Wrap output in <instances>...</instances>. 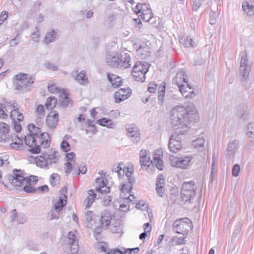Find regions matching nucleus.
Instances as JSON below:
<instances>
[{"mask_svg":"<svg viewBox=\"0 0 254 254\" xmlns=\"http://www.w3.org/2000/svg\"><path fill=\"white\" fill-rule=\"evenodd\" d=\"M171 123L175 130L186 131L191 122L198 119L197 111L194 105H177L170 111Z\"/></svg>","mask_w":254,"mask_h":254,"instance_id":"1","label":"nucleus"},{"mask_svg":"<svg viewBox=\"0 0 254 254\" xmlns=\"http://www.w3.org/2000/svg\"><path fill=\"white\" fill-rule=\"evenodd\" d=\"M28 129L29 133L25 136V144L30 147L29 151L33 153H38L42 149L50 146V141L48 139L49 135L48 133L41 132L40 128L34 124L28 125Z\"/></svg>","mask_w":254,"mask_h":254,"instance_id":"2","label":"nucleus"},{"mask_svg":"<svg viewBox=\"0 0 254 254\" xmlns=\"http://www.w3.org/2000/svg\"><path fill=\"white\" fill-rule=\"evenodd\" d=\"M197 187L194 181L184 182L182 187L181 197L184 201V207L187 209H190L197 206L200 200L201 194L197 198V201H194L195 196V190Z\"/></svg>","mask_w":254,"mask_h":254,"instance_id":"3","label":"nucleus"},{"mask_svg":"<svg viewBox=\"0 0 254 254\" xmlns=\"http://www.w3.org/2000/svg\"><path fill=\"white\" fill-rule=\"evenodd\" d=\"M13 175H8L9 182L14 186H21L25 182L27 184H35L38 181V177L31 175L29 177L24 176V173L21 170L14 169Z\"/></svg>","mask_w":254,"mask_h":254,"instance_id":"4","label":"nucleus"},{"mask_svg":"<svg viewBox=\"0 0 254 254\" xmlns=\"http://www.w3.org/2000/svg\"><path fill=\"white\" fill-rule=\"evenodd\" d=\"M173 83L176 84L182 95L186 98L191 99L196 95L194 91H190L189 94H186L184 91L185 85L189 86L188 77L184 70H180L177 73L176 76L173 79Z\"/></svg>","mask_w":254,"mask_h":254,"instance_id":"5","label":"nucleus"},{"mask_svg":"<svg viewBox=\"0 0 254 254\" xmlns=\"http://www.w3.org/2000/svg\"><path fill=\"white\" fill-rule=\"evenodd\" d=\"M64 252L67 254H77L79 250L77 238L72 232H69L63 245Z\"/></svg>","mask_w":254,"mask_h":254,"instance_id":"6","label":"nucleus"},{"mask_svg":"<svg viewBox=\"0 0 254 254\" xmlns=\"http://www.w3.org/2000/svg\"><path fill=\"white\" fill-rule=\"evenodd\" d=\"M192 158L191 156H185L180 157L170 155L169 158L171 165L181 169H187L191 165Z\"/></svg>","mask_w":254,"mask_h":254,"instance_id":"7","label":"nucleus"},{"mask_svg":"<svg viewBox=\"0 0 254 254\" xmlns=\"http://www.w3.org/2000/svg\"><path fill=\"white\" fill-rule=\"evenodd\" d=\"M192 227L190 220L187 218H183L176 220L173 224V229L178 234L185 235L187 234Z\"/></svg>","mask_w":254,"mask_h":254,"instance_id":"8","label":"nucleus"},{"mask_svg":"<svg viewBox=\"0 0 254 254\" xmlns=\"http://www.w3.org/2000/svg\"><path fill=\"white\" fill-rule=\"evenodd\" d=\"M14 86L17 90L27 89L34 82V78L27 74L20 73L15 76Z\"/></svg>","mask_w":254,"mask_h":254,"instance_id":"9","label":"nucleus"},{"mask_svg":"<svg viewBox=\"0 0 254 254\" xmlns=\"http://www.w3.org/2000/svg\"><path fill=\"white\" fill-rule=\"evenodd\" d=\"M148 64L145 62H136L132 69V75L135 80L143 82L145 79V74L148 71Z\"/></svg>","mask_w":254,"mask_h":254,"instance_id":"10","label":"nucleus"},{"mask_svg":"<svg viewBox=\"0 0 254 254\" xmlns=\"http://www.w3.org/2000/svg\"><path fill=\"white\" fill-rule=\"evenodd\" d=\"M185 130H180L173 133L169 142V148L170 151L173 153H177L182 149V145L180 138L177 136L179 134H183Z\"/></svg>","mask_w":254,"mask_h":254,"instance_id":"11","label":"nucleus"},{"mask_svg":"<svg viewBox=\"0 0 254 254\" xmlns=\"http://www.w3.org/2000/svg\"><path fill=\"white\" fill-rule=\"evenodd\" d=\"M165 82H162L159 86L158 84L154 82L150 83L148 85L147 90L150 93H154L157 88H158V102L160 104H162L164 100V96L165 92Z\"/></svg>","mask_w":254,"mask_h":254,"instance_id":"12","label":"nucleus"},{"mask_svg":"<svg viewBox=\"0 0 254 254\" xmlns=\"http://www.w3.org/2000/svg\"><path fill=\"white\" fill-rule=\"evenodd\" d=\"M139 162L141 168L150 172V166L153 162L150 160L149 152L147 150H141L139 153Z\"/></svg>","mask_w":254,"mask_h":254,"instance_id":"13","label":"nucleus"},{"mask_svg":"<svg viewBox=\"0 0 254 254\" xmlns=\"http://www.w3.org/2000/svg\"><path fill=\"white\" fill-rule=\"evenodd\" d=\"M250 71V66L248 64L247 55L245 53L241 57L240 66V75L242 80L246 79L248 76Z\"/></svg>","mask_w":254,"mask_h":254,"instance_id":"14","label":"nucleus"},{"mask_svg":"<svg viewBox=\"0 0 254 254\" xmlns=\"http://www.w3.org/2000/svg\"><path fill=\"white\" fill-rule=\"evenodd\" d=\"M127 136L133 142H138L140 140L138 128L134 125H127L126 127Z\"/></svg>","mask_w":254,"mask_h":254,"instance_id":"15","label":"nucleus"},{"mask_svg":"<svg viewBox=\"0 0 254 254\" xmlns=\"http://www.w3.org/2000/svg\"><path fill=\"white\" fill-rule=\"evenodd\" d=\"M59 122V114L56 111L50 112L46 118V125L51 129H55Z\"/></svg>","mask_w":254,"mask_h":254,"instance_id":"16","label":"nucleus"},{"mask_svg":"<svg viewBox=\"0 0 254 254\" xmlns=\"http://www.w3.org/2000/svg\"><path fill=\"white\" fill-rule=\"evenodd\" d=\"M131 94V90L129 88H121L114 94V98L116 103H120L127 98Z\"/></svg>","mask_w":254,"mask_h":254,"instance_id":"17","label":"nucleus"},{"mask_svg":"<svg viewBox=\"0 0 254 254\" xmlns=\"http://www.w3.org/2000/svg\"><path fill=\"white\" fill-rule=\"evenodd\" d=\"M77 71H73L72 72V76L74 77L76 82L83 86H86L88 85L89 81L86 72L83 70L78 73H77Z\"/></svg>","mask_w":254,"mask_h":254,"instance_id":"18","label":"nucleus"},{"mask_svg":"<svg viewBox=\"0 0 254 254\" xmlns=\"http://www.w3.org/2000/svg\"><path fill=\"white\" fill-rule=\"evenodd\" d=\"M44 153L49 168L52 164L57 163L59 161V153L57 151L53 149H50L46 151H44Z\"/></svg>","mask_w":254,"mask_h":254,"instance_id":"19","label":"nucleus"},{"mask_svg":"<svg viewBox=\"0 0 254 254\" xmlns=\"http://www.w3.org/2000/svg\"><path fill=\"white\" fill-rule=\"evenodd\" d=\"M107 180L104 178H98L96 179V183L98 186L96 187L95 191L101 194H106L110 192V188L106 187L104 190L102 189L106 186Z\"/></svg>","mask_w":254,"mask_h":254,"instance_id":"20","label":"nucleus"},{"mask_svg":"<svg viewBox=\"0 0 254 254\" xmlns=\"http://www.w3.org/2000/svg\"><path fill=\"white\" fill-rule=\"evenodd\" d=\"M120 69H125L130 67L131 57L128 53L120 55Z\"/></svg>","mask_w":254,"mask_h":254,"instance_id":"21","label":"nucleus"},{"mask_svg":"<svg viewBox=\"0 0 254 254\" xmlns=\"http://www.w3.org/2000/svg\"><path fill=\"white\" fill-rule=\"evenodd\" d=\"M120 55H108L106 58L107 64L112 68H120Z\"/></svg>","mask_w":254,"mask_h":254,"instance_id":"22","label":"nucleus"},{"mask_svg":"<svg viewBox=\"0 0 254 254\" xmlns=\"http://www.w3.org/2000/svg\"><path fill=\"white\" fill-rule=\"evenodd\" d=\"M156 190L157 194L162 197L165 191L164 180L162 175H159L157 178L156 184Z\"/></svg>","mask_w":254,"mask_h":254,"instance_id":"23","label":"nucleus"},{"mask_svg":"<svg viewBox=\"0 0 254 254\" xmlns=\"http://www.w3.org/2000/svg\"><path fill=\"white\" fill-rule=\"evenodd\" d=\"M134 12L138 16L143 15V14H147V13L152 12L151 8L149 5L145 3H138L134 10Z\"/></svg>","mask_w":254,"mask_h":254,"instance_id":"24","label":"nucleus"},{"mask_svg":"<svg viewBox=\"0 0 254 254\" xmlns=\"http://www.w3.org/2000/svg\"><path fill=\"white\" fill-rule=\"evenodd\" d=\"M243 10L249 16L254 15V5L252 1H245L242 4Z\"/></svg>","mask_w":254,"mask_h":254,"instance_id":"25","label":"nucleus"},{"mask_svg":"<svg viewBox=\"0 0 254 254\" xmlns=\"http://www.w3.org/2000/svg\"><path fill=\"white\" fill-rule=\"evenodd\" d=\"M66 157L67 162L64 164L65 173L68 174L70 173V169L71 167V164L75 162V155L73 152H70L66 154Z\"/></svg>","mask_w":254,"mask_h":254,"instance_id":"26","label":"nucleus"},{"mask_svg":"<svg viewBox=\"0 0 254 254\" xmlns=\"http://www.w3.org/2000/svg\"><path fill=\"white\" fill-rule=\"evenodd\" d=\"M107 78L114 88H118L122 84V79L117 75L107 73Z\"/></svg>","mask_w":254,"mask_h":254,"instance_id":"27","label":"nucleus"},{"mask_svg":"<svg viewBox=\"0 0 254 254\" xmlns=\"http://www.w3.org/2000/svg\"><path fill=\"white\" fill-rule=\"evenodd\" d=\"M67 197L65 194L60 196L58 201L54 204L53 208L55 210L62 212L63 208L66 205Z\"/></svg>","mask_w":254,"mask_h":254,"instance_id":"28","label":"nucleus"},{"mask_svg":"<svg viewBox=\"0 0 254 254\" xmlns=\"http://www.w3.org/2000/svg\"><path fill=\"white\" fill-rule=\"evenodd\" d=\"M88 196L84 200L85 206L87 208L91 206L97 195L93 190H89L88 191Z\"/></svg>","mask_w":254,"mask_h":254,"instance_id":"29","label":"nucleus"},{"mask_svg":"<svg viewBox=\"0 0 254 254\" xmlns=\"http://www.w3.org/2000/svg\"><path fill=\"white\" fill-rule=\"evenodd\" d=\"M35 162L37 166L41 168L45 167L49 168L44 151L42 152L41 155L37 156L35 158Z\"/></svg>","mask_w":254,"mask_h":254,"instance_id":"30","label":"nucleus"},{"mask_svg":"<svg viewBox=\"0 0 254 254\" xmlns=\"http://www.w3.org/2000/svg\"><path fill=\"white\" fill-rule=\"evenodd\" d=\"M180 43L184 45L185 47H193L195 42L193 39L187 35H183L180 38Z\"/></svg>","mask_w":254,"mask_h":254,"instance_id":"31","label":"nucleus"},{"mask_svg":"<svg viewBox=\"0 0 254 254\" xmlns=\"http://www.w3.org/2000/svg\"><path fill=\"white\" fill-rule=\"evenodd\" d=\"M238 144V141L236 140H234L230 142L228 144L227 149L226 156L228 157H230L231 155L234 154L236 151Z\"/></svg>","mask_w":254,"mask_h":254,"instance_id":"32","label":"nucleus"},{"mask_svg":"<svg viewBox=\"0 0 254 254\" xmlns=\"http://www.w3.org/2000/svg\"><path fill=\"white\" fill-rule=\"evenodd\" d=\"M59 104L63 107H67L68 104L70 103V100L67 96V94L65 91L62 89V92L59 95Z\"/></svg>","mask_w":254,"mask_h":254,"instance_id":"33","label":"nucleus"},{"mask_svg":"<svg viewBox=\"0 0 254 254\" xmlns=\"http://www.w3.org/2000/svg\"><path fill=\"white\" fill-rule=\"evenodd\" d=\"M57 36V32L55 30H52L46 33L44 39V42L45 44H50L55 41Z\"/></svg>","mask_w":254,"mask_h":254,"instance_id":"34","label":"nucleus"},{"mask_svg":"<svg viewBox=\"0 0 254 254\" xmlns=\"http://www.w3.org/2000/svg\"><path fill=\"white\" fill-rule=\"evenodd\" d=\"M10 118L12 121H22L23 119V116L21 113L19 112V109L15 108L10 112Z\"/></svg>","mask_w":254,"mask_h":254,"instance_id":"35","label":"nucleus"},{"mask_svg":"<svg viewBox=\"0 0 254 254\" xmlns=\"http://www.w3.org/2000/svg\"><path fill=\"white\" fill-rule=\"evenodd\" d=\"M161 156L159 154H155L153 158V163L151 164L152 166L153 164H155L156 168L160 170H162L164 168L163 162L161 160Z\"/></svg>","mask_w":254,"mask_h":254,"instance_id":"36","label":"nucleus"},{"mask_svg":"<svg viewBox=\"0 0 254 254\" xmlns=\"http://www.w3.org/2000/svg\"><path fill=\"white\" fill-rule=\"evenodd\" d=\"M111 216L109 214L102 215L100 219V222L102 227L103 228H107L111 223Z\"/></svg>","mask_w":254,"mask_h":254,"instance_id":"37","label":"nucleus"},{"mask_svg":"<svg viewBox=\"0 0 254 254\" xmlns=\"http://www.w3.org/2000/svg\"><path fill=\"white\" fill-rule=\"evenodd\" d=\"M126 176L128 179V183L130 184L129 185V190L130 189H132V185L135 183V179L132 176L133 174V170L130 169L128 168H126Z\"/></svg>","mask_w":254,"mask_h":254,"instance_id":"38","label":"nucleus"},{"mask_svg":"<svg viewBox=\"0 0 254 254\" xmlns=\"http://www.w3.org/2000/svg\"><path fill=\"white\" fill-rule=\"evenodd\" d=\"M97 123L101 126H105L109 128H112L114 126L112 120L106 118L98 120Z\"/></svg>","mask_w":254,"mask_h":254,"instance_id":"39","label":"nucleus"},{"mask_svg":"<svg viewBox=\"0 0 254 254\" xmlns=\"http://www.w3.org/2000/svg\"><path fill=\"white\" fill-rule=\"evenodd\" d=\"M57 103V99L54 97H50L47 99L45 106L47 109H52L56 106Z\"/></svg>","mask_w":254,"mask_h":254,"instance_id":"40","label":"nucleus"},{"mask_svg":"<svg viewBox=\"0 0 254 254\" xmlns=\"http://www.w3.org/2000/svg\"><path fill=\"white\" fill-rule=\"evenodd\" d=\"M1 104L3 105L5 109H7L8 111L11 108L18 109V107L15 101H7L6 100L4 99L3 103Z\"/></svg>","mask_w":254,"mask_h":254,"instance_id":"41","label":"nucleus"},{"mask_svg":"<svg viewBox=\"0 0 254 254\" xmlns=\"http://www.w3.org/2000/svg\"><path fill=\"white\" fill-rule=\"evenodd\" d=\"M247 109L246 107H240L237 112V115L240 118L245 119L247 116Z\"/></svg>","mask_w":254,"mask_h":254,"instance_id":"42","label":"nucleus"},{"mask_svg":"<svg viewBox=\"0 0 254 254\" xmlns=\"http://www.w3.org/2000/svg\"><path fill=\"white\" fill-rule=\"evenodd\" d=\"M49 215H50L51 220L58 219L62 215V212L55 210L54 208H53L49 212Z\"/></svg>","mask_w":254,"mask_h":254,"instance_id":"43","label":"nucleus"},{"mask_svg":"<svg viewBox=\"0 0 254 254\" xmlns=\"http://www.w3.org/2000/svg\"><path fill=\"white\" fill-rule=\"evenodd\" d=\"M204 142L205 140L203 138H197L192 142V145L194 148H198L203 146Z\"/></svg>","mask_w":254,"mask_h":254,"instance_id":"44","label":"nucleus"},{"mask_svg":"<svg viewBox=\"0 0 254 254\" xmlns=\"http://www.w3.org/2000/svg\"><path fill=\"white\" fill-rule=\"evenodd\" d=\"M129 185L130 184L128 182L127 184H124L122 185L121 193V197H124V196L126 195V192H127V193H130L131 189L129 190Z\"/></svg>","mask_w":254,"mask_h":254,"instance_id":"45","label":"nucleus"},{"mask_svg":"<svg viewBox=\"0 0 254 254\" xmlns=\"http://www.w3.org/2000/svg\"><path fill=\"white\" fill-rule=\"evenodd\" d=\"M247 135L250 138H254V124H249L247 127Z\"/></svg>","mask_w":254,"mask_h":254,"instance_id":"46","label":"nucleus"},{"mask_svg":"<svg viewBox=\"0 0 254 254\" xmlns=\"http://www.w3.org/2000/svg\"><path fill=\"white\" fill-rule=\"evenodd\" d=\"M35 113L37 116H39L41 118L45 116V110L44 106L42 105H39L37 106Z\"/></svg>","mask_w":254,"mask_h":254,"instance_id":"47","label":"nucleus"},{"mask_svg":"<svg viewBox=\"0 0 254 254\" xmlns=\"http://www.w3.org/2000/svg\"><path fill=\"white\" fill-rule=\"evenodd\" d=\"M8 112L7 109L4 108L3 105L0 104V118L5 119L8 117L7 113Z\"/></svg>","mask_w":254,"mask_h":254,"instance_id":"48","label":"nucleus"},{"mask_svg":"<svg viewBox=\"0 0 254 254\" xmlns=\"http://www.w3.org/2000/svg\"><path fill=\"white\" fill-rule=\"evenodd\" d=\"M0 131L4 134L7 133L9 131L8 125L3 122L0 123Z\"/></svg>","mask_w":254,"mask_h":254,"instance_id":"49","label":"nucleus"},{"mask_svg":"<svg viewBox=\"0 0 254 254\" xmlns=\"http://www.w3.org/2000/svg\"><path fill=\"white\" fill-rule=\"evenodd\" d=\"M71 166V169H70V173L72 170L73 174L78 175H79L78 170H79V168H80V166L78 165V164H77L76 163V162H73V163H72Z\"/></svg>","mask_w":254,"mask_h":254,"instance_id":"50","label":"nucleus"},{"mask_svg":"<svg viewBox=\"0 0 254 254\" xmlns=\"http://www.w3.org/2000/svg\"><path fill=\"white\" fill-rule=\"evenodd\" d=\"M23 190L27 193H37L36 188L31 186V184L24 187Z\"/></svg>","mask_w":254,"mask_h":254,"instance_id":"51","label":"nucleus"},{"mask_svg":"<svg viewBox=\"0 0 254 254\" xmlns=\"http://www.w3.org/2000/svg\"><path fill=\"white\" fill-rule=\"evenodd\" d=\"M59 177V175L58 174L53 173L51 175L50 183L52 186H55L58 183L59 180L57 178Z\"/></svg>","mask_w":254,"mask_h":254,"instance_id":"52","label":"nucleus"},{"mask_svg":"<svg viewBox=\"0 0 254 254\" xmlns=\"http://www.w3.org/2000/svg\"><path fill=\"white\" fill-rule=\"evenodd\" d=\"M93 213L92 211H87L85 214L84 216V220L85 222L87 223H90L93 218Z\"/></svg>","mask_w":254,"mask_h":254,"instance_id":"53","label":"nucleus"},{"mask_svg":"<svg viewBox=\"0 0 254 254\" xmlns=\"http://www.w3.org/2000/svg\"><path fill=\"white\" fill-rule=\"evenodd\" d=\"M48 90L52 93H59L60 94H61V93L62 92V90L61 91V90L57 88L54 84H51L48 86Z\"/></svg>","mask_w":254,"mask_h":254,"instance_id":"54","label":"nucleus"},{"mask_svg":"<svg viewBox=\"0 0 254 254\" xmlns=\"http://www.w3.org/2000/svg\"><path fill=\"white\" fill-rule=\"evenodd\" d=\"M240 171V166L238 164H235L234 165L232 170V175L234 177H238L239 175Z\"/></svg>","mask_w":254,"mask_h":254,"instance_id":"55","label":"nucleus"},{"mask_svg":"<svg viewBox=\"0 0 254 254\" xmlns=\"http://www.w3.org/2000/svg\"><path fill=\"white\" fill-rule=\"evenodd\" d=\"M61 148L65 152L70 150V145L66 141H63L61 144Z\"/></svg>","mask_w":254,"mask_h":254,"instance_id":"56","label":"nucleus"},{"mask_svg":"<svg viewBox=\"0 0 254 254\" xmlns=\"http://www.w3.org/2000/svg\"><path fill=\"white\" fill-rule=\"evenodd\" d=\"M20 42V38L18 37V34L13 39L9 41L10 46L12 47H15Z\"/></svg>","mask_w":254,"mask_h":254,"instance_id":"57","label":"nucleus"},{"mask_svg":"<svg viewBox=\"0 0 254 254\" xmlns=\"http://www.w3.org/2000/svg\"><path fill=\"white\" fill-rule=\"evenodd\" d=\"M32 39L36 42L39 41V31L37 27L35 28V31L32 34Z\"/></svg>","mask_w":254,"mask_h":254,"instance_id":"58","label":"nucleus"},{"mask_svg":"<svg viewBox=\"0 0 254 254\" xmlns=\"http://www.w3.org/2000/svg\"><path fill=\"white\" fill-rule=\"evenodd\" d=\"M139 16H140L144 21L148 22L153 17V14L152 12L147 13V14H143Z\"/></svg>","mask_w":254,"mask_h":254,"instance_id":"59","label":"nucleus"},{"mask_svg":"<svg viewBox=\"0 0 254 254\" xmlns=\"http://www.w3.org/2000/svg\"><path fill=\"white\" fill-rule=\"evenodd\" d=\"M10 147L16 150H21L23 148V144L17 142H13L10 144Z\"/></svg>","mask_w":254,"mask_h":254,"instance_id":"60","label":"nucleus"},{"mask_svg":"<svg viewBox=\"0 0 254 254\" xmlns=\"http://www.w3.org/2000/svg\"><path fill=\"white\" fill-rule=\"evenodd\" d=\"M17 222L18 223L24 224L27 221L25 215L22 213L19 214L17 218Z\"/></svg>","mask_w":254,"mask_h":254,"instance_id":"61","label":"nucleus"},{"mask_svg":"<svg viewBox=\"0 0 254 254\" xmlns=\"http://www.w3.org/2000/svg\"><path fill=\"white\" fill-rule=\"evenodd\" d=\"M8 17V13L5 11H3L0 15V25H1L4 21L7 19Z\"/></svg>","mask_w":254,"mask_h":254,"instance_id":"62","label":"nucleus"},{"mask_svg":"<svg viewBox=\"0 0 254 254\" xmlns=\"http://www.w3.org/2000/svg\"><path fill=\"white\" fill-rule=\"evenodd\" d=\"M45 66L48 69L53 71H55L58 69V66L56 65L55 64L51 63H46Z\"/></svg>","mask_w":254,"mask_h":254,"instance_id":"63","label":"nucleus"},{"mask_svg":"<svg viewBox=\"0 0 254 254\" xmlns=\"http://www.w3.org/2000/svg\"><path fill=\"white\" fill-rule=\"evenodd\" d=\"M173 241L177 245H183L185 244V237L175 238Z\"/></svg>","mask_w":254,"mask_h":254,"instance_id":"64","label":"nucleus"}]
</instances>
